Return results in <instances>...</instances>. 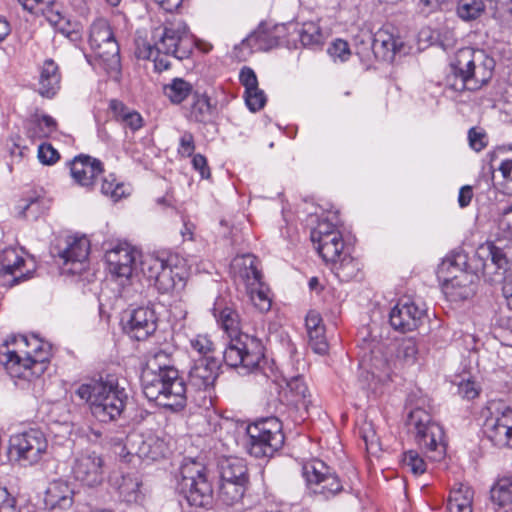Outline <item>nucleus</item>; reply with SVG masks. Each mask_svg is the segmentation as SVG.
<instances>
[{"label": "nucleus", "mask_w": 512, "mask_h": 512, "mask_svg": "<svg viewBox=\"0 0 512 512\" xmlns=\"http://www.w3.org/2000/svg\"><path fill=\"white\" fill-rule=\"evenodd\" d=\"M217 323L228 334L229 342L223 351V360L229 367L238 369L241 374L263 372L266 364L262 341L246 333L239 332L240 318L232 307H224L215 314Z\"/></svg>", "instance_id": "nucleus-2"}, {"label": "nucleus", "mask_w": 512, "mask_h": 512, "mask_svg": "<svg viewBox=\"0 0 512 512\" xmlns=\"http://www.w3.org/2000/svg\"><path fill=\"white\" fill-rule=\"evenodd\" d=\"M103 173L100 160L88 155H78L70 162V174L80 186L90 188L99 175Z\"/></svg>", "instance_id": "nucleus-20"}, {"label": "nucleus", "mask_w": 512, "mask_h": 512, "mask_svg": "<svg viewBox=\"0 0 512 512\" xmlns=\"http://www.w3.org/2000/svg\"><path fill=\"white\" fill-rule=\"evenodd\" d=\"M192 349L203 357L214 351V344L207 335H196L190 340Z\"/></svg>", "instance_id": "nucleus-56"}, {"label": "nucleus", "mask_w": 512, "mask_h": 512, "mask_svg": "<svg viewBox=\"0 0 512 512\" xmlns=\"http://www.w3.org/2000/svg\"><path fill=\"white\" fill-rule=\"evenodd\" d=\"M166 360L168 354L159 351L148 361L141 375V386L149 401L178 412L187 404V385L178 369L167 364Z\"/></svg>", "instance_id": "nucleus-1"}, {"label": "nucleus", "mask_w": 512, "mask_h": 512, "mask_svg": "<svg viewBox=\"0 0 512 512\" xmlns=\"http://www.w3.org/2000/svg\"><path fill=\"white\" fill-rule=\"evenodd\" d=\"M403 41L387 28L379 29L373 36L372 52L374 57L383 61H393L401 51Z\"/></svg>", "instance_id": "nucleus-24"}, {"label": "nucleus", "mask_w": 512, "mask_h": 512, "mask_svg": "<svg viewBox=\"0 0 512 512\" xmlns=\"http://www.w3.org/2000/svg\"><path fill=\"white\" fill-rule=\"evenodd\" d=\"M490 500L494 507L512 505V476L498 478L490 489Z\"/></svg>", "instance_id": "nucleus-34"}, {"label": "nucleus", "mask_w": 512, "mask_h": 512, "mask_svg": "<svg viewBox=\"0 0 512 512\" xmlns=\"http://www.w3.org/2000/svg\"><path fill=\"white\" fill-rule=\"evenodd\" d=\"M468 140L470 147L476 152H480L487 145L486 134L484 132L476 130L475 128H471L469 130Z\"/></svg>", "instance_id": "nucleus-59"}, {"label": "nucleus", "mask_w": 512, "mask_h": 512, "mask_svg": "<svg viewBox=\"0 0 512 512\" xmlns=\"http://www.w3.org/2000/svg\"><path fill=\"white\" fill-rule=\"evenodd\" d=\"M190 116L196 122H206L212 116V106L207 96L198 92L193 94Z\"/></svg>", "instance_id": "nucleus-44"}, {"label": "nucleus", "mask_w": 512, "mask_h": 512, "mask_svg": "<svg viewBox=\"0 0 512 512\" xmlns=\"http://www.w3.org/2000/svg\"><path fill=\"white\" fill-rule=\"evenodd\" d=\"M125 448L128 454L146 462L164 458L168 452L165 439L152 430L133 431L126 437Z\"/></svg>", "instance_id": "nucleus-13"}, {"label": "nucleus", "mask_w": 512, "mask_h": 512, "mask_svg": "<svg viewBox=\"0 0 512 512\" xmlns=\"http://www.w3.org/2000/svg\"><path fill=\"white\" fill-rule=\"evenodd\" d=\"M330 263L332 272L342 282L354 279L360 271L359 262L346 252Z\"/></svg>", "instance_id": "nucleus-36"}, {"label": "nucleus", "mask_w": 512, "mask_h": 512, "mask_svg": "<svg viewBox=\"0 0 512 512\" xmlns=\"http://www.w3.org/2000/svg\"><path fill=\"white\" fill-rule=\"evenodd\" d=\"M313 244L315 245L319 255L327 263L335 261L345 253L344 241L340 232H333Z\"/></svg>", "instance_id": "nucleus-32"}, {"label": "nucleus", "mask_w": 512, "mask_h": 512, "mask_svg": "<svg viewBox=\"0 0 512 512\" xmlns=\"http://www.w3.org/2000/svg\"><path fill=\"white\" fill-rule=\"evenodd\" d=\"M48 441L39 429L14 434L9 439V455L21 466H32L47 453Z\"/></svg>", "instance_id": "nucleus-10"}, {"label": "nucleus", "mask_w": 512, "mask_h": 512, "mask_svg": "<svg viewBox=\"0 0 512 512\" xmlns=\"http://www.w3.org/2000/svg\"><path fill=\"white\" fill-rule=\"evenodd\" d=\"M495 60L485 50L472 47L459 49L450 63L446 86L453 91H476L492 78Z\"/></svg>", "instance_id": "nucleus-3"}, {"label": "nucleus", "mask_w": 512, "mask_h": 512, "mask_svg": "<svg viewBox=\"0 0 512 512\" xmlns=\"http://www.w3.org/2000/svg\"><path fill=\"white\" fill-rule=\"evenodd\" d=\"M304 475L312 492L325 499L337 495L343 489L337 474L321 460L306 464Z\"/></svg>", "instance_id": "nucleus-14"}, {"label": "nucleus", "mask_w": 512, "mask_h": 512, "mask_svg": "<svg viewBox=\"0 0 512 512\" xmlns=\"http://www.w3.org/2000/svg\"><path fill=\"white\" fill-rule=\"evenodd\" d=\"M140 251L126 241L116 243L108 249L105 259L109 272L118 279L127 281L132 277Z\"/></svg>", "instance_id": "nucleus-16"}, {"label": "nucleus", "mask_w": 512, "mask_h": 512, "mask_svg": "<svg viewBox=\"0 0 512 512\" xmlns=\"http://www.w3.org/2000/svg\"><path fill=\"white\" fill-rule=\"evenodd\" d=\"M220 480L249 483L248 468L242 458L228 457L219 463Z\"/></svg>", "instance_id": "nucleus-30"}, {"label": "nucleus", "mask_w": 512, "mask_h": 512, "mask_svg": "<svg viewBox=\"0 0 512 512\" xmlns=\"http://www.w3.org/2000/svg\"><path fill=\"white\" fill-rule=\"evenodd\" d=\"M220 364L214 357H202L198 359L189 372V379L198 389H207L214 385Z\"/></svg>", "instance_id": "nucleus-23"}, {"label": "nucleus", "mask_w": 512, "mask_h": 512, "mask_svg": "<svg viewBox=\"0 0 512 512\" xmlns=\"http://www.w3.org/2000/svg\"><path fill=\"white\" fill-rule=\"evenodd\" d=\"M126 328L136 340H144L157 328L155 311L150 307H139L131 313Z\"/></svg>", "instance_id": "nucleus-22"}, {"label": "nucleus", "mask_w": 512, "mask_h": 512, "mask_svg": "<svg viewBox=\"0 0 512 512\" xmlns=\"http://www.w3.org/2000/svg\"><path fill=\"white\" fill-rule=\"evenodd\" d=\"M177 488L190 506L212 508L214 489L203 463L192 458L184 459L180 466Z\"/></svg>", "instance_id": "nucleus-6"}, {"label": "nucleus", "mask_w": 512, "mask_h": 512, "mask_svg": "<svg viewBox=\"0 0 512 512\" xmlns=\"http://www.w3.org/2000/svg\"><path fill=\"white\" fill-rule=\"evenodd\" d=\"M57 128L56 119L46 114L31 116L25 125L26 135L32 140L49 138L57 131Z\"/></svg>", "instance_id": "nucleus-29"}, {"label": "nucleus", "mask_w": 512, "mask_h": 512, "mask_svg": "<svg viewBox=\"0 0 512 512\" xmlns=\"http://www.w3.org/2000/svg\"><path fill=\"white\" fill-rule=\"evenodd\" d=\"M488 255L487 257L491 260V263L495 265L497 269L506 270L509 265V260L506 252L493 244L487 246Z\"/></svg>", "instance_id": "nucleus-53"}, {"label": "nucleus", "mask_w": 512, "mask_h": 512, "mask_svg": "<svg viewBox=\"0 0 512 512\" xmlns=\"http://www.w3.org/2000/svg\"><path fill=\"white\" fill-rule=\"evenodd\" d=\"M474 491L465 484H458L449 494L447 501L448 512H472Z\"/></svg>", "instance_id": "nucleus-33"}, {"label": "nucleus", "mask_w": 512, "mask_h": 512, "mask_svg": "<svg viewBox=\"0 0 512 512\" xmlns=\"http://www.w3.org/2000/svg\"><path fill=\"white\" fill-rule=\"evenodd\" d=\"M333 232L339 231L332 223L328 221H321L317 227L311 231V241L313 243L320 241V239L332 234Z\"/></svg>", "instance_id": "nucleus-60"}, {"label": "nucleus", "mask_w": 512, "mask_h": 512, "mask_svg": "<svg viewBox=\"0 0 512 512\" xmlns=\"http://www.w3.org/2000/svg\"><path fill=\"white\" fill-rule=\"evenodd\" d=\"M44 502L46 507L50 509H69L74 502V491L68 482L54 480L49 483L46 489Z\"/></svg>", "instance_id": "nucleus-26"}, {"label": "nucleus", "mask_w": 512, "mask_h": 512, "mask_svg": "<svg viewBox=\"0 0 512 512\" xmlns=\"http://www.w3.org/2000/svg\"><path fill=\"white\" fill-rule=\"evenodd\" d=\"M195 150L194 137L190 132H185L180 138L178 152L180 155L189 157Z\"/></svg>", "instance_id": "nucleus-64"}, {"label": "nucleus", "mask_w": 512, "mask_h": 512, "mask_svg": "<svg viewBox=\"0 0 512 512\" xmlns=\"http://www.w3.org/2000/svg\"><path fill=\"white\" fill-rule=\"evenodd\" d=\"M48 208L47 199L39 196L24 200L23 205L18 206L20 216L33 220L37 219Z\"/></svg>", "instance_id": "nucleus-45"}, {"label": "nucleus", "mask_w": 512, "mask_h": 512, "mask_svg": "<svg viewBox=\"0 0 512 512\" xmlns=\"http://www.w3.org/2000/svg\"><path fill=\"white\" fill-rule=\"evenodd\" d=\"M329 55L336 61L345 62L351 54L349 45L342 39L335 40L328 48Z\"/></svg>", "instance_id": "nucleus-54"}, {"label": "nucleus", "mask_w": 512, "mask_h": 512, "mask_svg": "<svg viewBox=\"0 0 512 512\" xmlns=\"http://www.w3.org/2000/svg\"><path fill=\"white\" fill-rule=\"evenodd\" d=\"M141 481L135 474H126L118 483V491L122 499L127 503H138L142 500Z\"/></svg>", "instance_id": "nucleus-37"}, {"label": "nucleus", "mask_w": 512, "mask_h": 512, "mask_svg": "<svg viewBox=\"0 0 512 512\" xmlns=\"http://www.w3.org/2000/svg\"><path fill=\"white\" fill-rule=\"evenodd\" d=\"M135 55L139 59H152L158 52L154 41L149 42L145 38L138 37L135 40Z\"/></svg>", "instance_id": "nucleus-52"}, {"label": "nucleus", "mask_w": 512, "mask_h": 512, "mask_svg": "<svg viewBox=\"0 0 512 512\" xmlns=\"http://www.w3.org/2000/svg\"><path fill=\"white\" fill-rule=\"evenodd\" d=\"M241 84L245 87V91L258 87V80L255 72L249 67H243L239 74Z\"/></svg>", "instance_id": "nucleus-63"}, {"label": "nucleus", "mask_w": 512, "mask_h": 512, "mask_svg": "<svg viewBox=\"0 0 512 512\" xmlns=\"http://www.w3.org/2000/svg\"><path fill=\"white\" fill-rule=\"evenodd\" d=\"M193 85L183 78H173L163 86V94L172 104H181L194 94Z\"/></svg>", "instance_id": "nucleus-35"}, {"label": "nucleus", "mask_w": 512, "mask_h": 512, "mask_svg": "<svg viewBox=\"0 0 512 512\" xmlns=\"http://www.w3.org/2000/svg\"><path fill=\"white\" fill-rule=\"evenodd\" d=\"M14 343L24 356L17 351H7L2 362L12 378H20L30 381L38 377L46 370L49 361L51 347L36 336L28 338L19 335L13 338Z\"/></svg>", "instance_id": "nucleus-5"}, {"label": "nucleus", "mask_w": 512, "mask_h": 512, "mask_svg": "<svg viewBox=\"0 0 512 512\" xmlns=\"http://www.w3.org/2000/svg\"><path fill=\"white\" fill-rule=\"evenodd\" d=\"M299 39L303 46H320L324 42L321 28L315 22H306L298 30Z\"/></svg>", "instance_id": "nucleus-43"}, {"label": "nucleus", "mask_w": 512, "mask_h": 512, "mask_svg": "<svg viewBox=\"0 0 512 512\" xmlns=\"http://www.w3.org/2000/svg\"><path fill=\"white\" fill-rule=\"evenodd\" d=\"M34 273V265L28 266L23 251L16 248H5L0 252V283L14 286L31 279Z\"/></svg>", "instance_id": "nucleus-15"}, {"label": "nucleus", "mask_w": 512, "mask_h": 512, "mask_svg": "<svg viewBox=\"0 0 512 512\" xmlns=\"http://www.w3.org/2000/svg\"><path fill=\"white\" fill-rule=\"evenodd\" d=\"M244 98L247 107L252 112L261 110L266 103V96L263 90L259 87H254L252 90L245 91Z\"/></svg>", "instance_id": "nucleus-50"}, {"label": "nucleus", "mask_w": 512, "mask_h": 512, "mask_svg": "<svg viewBox=\"0 0 512 512\" xmlns=\"http://www.w3.org/2000/svg\"><path fill=\"white\" fill-rule=\"evenodd\" d=\"M426 315L424 308L409 299L400 300L390 311L391 326L398 331H413L421 324Z\"/></svg>", "instance_id": "nucleus-19"}, {"label": "nucleus", "mask_w": 512, "mask_h": 512, "mask_svg": "<svg viewBox=\"0 0 512 512\" xmlns=\"http://www.w3.org/2000/svg\"><path fill=\"white\" fill-rule=\"evenodd\" d=\"M76 394L89 404L91 414L101 423L118 420L128 400L126 389L114 374H106L98 380L81 384Z\"/></svg>", "instance_id": "nucleus-4"}, {"label": "nucleus", "mask_w": 512, "mask_h": 512, "mask_svg": "<svg viewBox=\"0 0 512 512\" xmlns=\"http://www.w3.org/2000/svg\"><path fill=\"white\" fill-rule=\"evenodd\" d=\"M408 425L415 435L418 447L432 461L441 460L446 452L444 432L442 427L432 421L431 416L421 408H415L409 413Z\"/></svg>", "instance_id": "nucleus-7"}, {"label": "nucleus", "mask_w": 512, "mask_h": 512, "mask_svg": "<svg viewBox=\"0 0 512 512\" xmlns=\"http://www.w3.org/2000/svg\"><path fill=\"white\" fill-rule=\"evenodd\" d=\"M95 56L110 70H118L120 66L119 46L116 40H110L100 48H93Z\"/></svg>", "instance_id": "nucleus-40"}, {"label": "nucleus", "mask_w": 512, "mask_h": 512, "mask_svg": "<svg viewBox=\"0 0 512 512\" xmlns=\"http://www.w3.org/2000/svg\"><path fill=\"white\" fill-rule=\"evenodd\" d=\"M356 54L362 60H370L373 55V36L369 33L357 35L354 39Z\"/></svg>", "instance_id": "nucleus-49"}, {"label": "nucleus", "mask_w": 512, "mask_h": 512, "mask_svg": "<svg viewBox=\"0 0 512 512\" xmlns=\"http://www.w3.org/2000/svg\"><path fill=\"white\" fill-rule=\"evenodd\" d=\"M483 431L494 445L512 447V408L500 401L490 402L484 411Z\"/></svg>", "instance_id": "nucleus-11"}, {"label": "nucleus", "mask_w": 512, "mask_h": 512, "mask_svg": "<svg viewBox=\"0 0 512 512\" xmlns=\"http://www.w3.org/2000/svg\"><path fill=\"white\" fill-rule=\"evenodd\" d=\"M471 276L462 270H458V274L451 278H446L443 282V291L445 295L452 301H460L468 299L473 290L470 286Z\"/></svg>", "instance_id": "nucleus-28"}, {"label": "nucleus", "mask_w": 512, "mask_h": 512, "mask_svg": "<svg viewBox=\"0 0 512 512\" xmlns=\"http://www.w3.org/2000/svg\"><path fill=\"white\" fill-rule=\"evenodd\" d=\"M247 485L248 483L220 480L219 500L228 506L239 503L245 494Z\"/></svg>", "instance_id": "nucleus-39"}, {"label": "nucleus", "mask_w": 512, "mask_h": 512, "mask_svg": "<svg viewBox=\"0 0 512 512\" xmlns=\"http://www.w3.org/2000/svg\"><path fill=\"white\" fill-rule=\"evenodd\" d=\"M0 512H19L15 498L2 487H0Z\"/></svg>", "instance_id": "nucleus-61"}, {"label": "nucleus", "mask_w": 512, "mask_h": 512, "mask_svg": "<svg viewBox=\"0 0 512 512\" xmlns=\"http://www.w3.org/2000/svg\"><path fill=\"white\" fill-rule=\"evenodd\" d=\"M247 294L253 305L261 312H267L270 310L272 300L269 296V288L261 280L257 285H252L246 289Z\"/></svg>", "instance_id": "nucleus-42"}, {"label": "nucleus", "mask_w": 512, "mask_h": 512, "mask_svg": "<svg viewBox=\"0 0 512 512\" xmlns=\"http://www.w3.org/2000/svg\"><path fill=\"white\" fill-rule=\"evenodd\" d=\"M103 464L102 457L96 452H81L74 459L72 473L76 480L94 487L103 480Z\"/></svg>", "instance_id": "nucleus-18"}, {"label": "nucleus", "mask_w": 512, "mask_h": 512, "mask_svg": "<svg viewBox=\"0 0 512 512\" xmlns=\"http://www.w3.org/2000/svg\"><path fill=\"white\" fill-rule=\"evenodd\" d=\"M101 193L117 201L125 194V187L122 183L116 181L114 175L109 174L103 178L101 184Z\"/></svg>", "instance_id": "nucleus-48"}, {"label": "nucleus", "mask_w": 512, "mask_h": 512, "mask_svg": "<svg viewBox=\"0 0 512 512\" xmlns=\"http://www.w3.org/2000/svg\"><path fill=\"white\" fill-rule=\"evenodd\" d=\"M90 242L85 236L68 237L66 247L60 251L62 270L67 274H81L88 267Z\"/></svg>", "instance_id": "nucleus-17"}, {"label": "nucleus", "mask_w": 512, "mask_h": 512, "mask_svg": "<svg viewBox=\"0 0 512 512\" xmlns=\"http://www.w3.org/2000/svg\"><path fill=\"white\" fill-rule=\"evenodd\" d=\"M110 40H115V38L108 21L103 18L94 21L89 34L91 48H100V45Z\"/></svg>", "instance_id": "nucleus-41"}, {"label": "nucleus", "mask_w": 512, "mask_h": 512, "mask_svg": "<svg viewBox=\"0 0 512 512\" xmlns=\"http://www.w3.org/2000/svg\"><path fill=\"white\" fill-rule=\"evenodd\" d=\"M248 452L256 458L272 457L284 444L282 423L275 417L261 419L247 428Z\"/></svg>", "instance_id": "nucleus-9"}, {"label": "nucleus", "mask_w": 512, "mask_h": 512, "mask_svg": "<svg viewBox=\"0 0 512 512\" xmlns=\"http://www.w3.org/2000/svg\"><path fill=\"white\" fill-rule=\"evenodd\" d=\"M458 393L467 399H474L479 394V388L475 381H472L470 379L462 380L458 384Z\"/></svg>", "instance_id": "nucleus-62"}, {"label": "nucleus", "mask_w": 512, "mask_h": 512, "mask_svg": "<svg viewBox=\"0 0 512 512\" xmlns=\"http://www.w3.org/2000/svg\"><path fill=\"white\" fill-rule=\"evenodd\" d=\"M286 387L287 394L290 397L288 401L291 404H302L303 406L307 407L308 403L310 402V392L302 376L297 375L287 379Z\"/></svg>", "instance_id": "nucleus-38"}, {"label": "nucleus", "mask_w": 512, "mask_h": 512, "mask_svg": "<svg viewBox=\"0 0 512 512\" xmlns=\"http://www.w3.org/2000/svg\"><path fill=\"white\" fill-rule=\"evenodd\" d=\"M109 110L112 113L113 119L125 130L129 129L134 133L140 130L144 125V120L139 112L129 108L117 99H111L109 101Z\"/></svg>", "instance_id": "nucleus-27"}, {"label": "nucleus", "mask_w": 512, "mask_h": 512, "mask_svg": "<svg viewBox=\"0 0 512 512\" xmlns=\"http://www.w3.org/2000/svg\"><path fill=\"white\" fill-rule=\"evenodd\" d=\"M399 353L406 363L413 364L418 354L416 342L413 339L404 340L400 346Z\"/></svg>", "instance_id": "nucleus-58"}, {"label": "nucleus", "mask_w": 512, "mask_h": 512, "mask_svg": "<svg viewBox=\"0 0 512 512\" xmlns=\"http://www.w3.org/2000/svg\"><path fill=\"white\" fill-rule=\"evenodd\" d=\"M424 6L433 10L435 8L449 9L450 6L457 2V14L465 20L470 21L478 18L485 10L482 0H420Z\"/></svg>", "instance_id": "nucleus-25"}, {"label": "nucleus", "mask_w": 512, "mask_h": 512, "mask_svg": "<svg viewBox=\"0 0 512 512\" xmlns=\"http://www.w3.org/2000/svg\"><path fill=\"white\" fill-rule=\"evenodd\" d=\"M402 466L415 476L422 475L427 470L425 460L415 450H409L403 454Z\"/></svg>", "instance_id": "nucleus-46"}, {"label": "nucleus", "mask_w": 512, "mask_h": 512, "mask_svg": "<svg viewBox=\"0 0 512 512\" xmlns=\"http://www.w3.org/2000/svg\"><path fill=\"white\" fill-rule=\"evenodd\" d=\"M61 76L56 63L48 59L44 62L39 79V93L47 98L53 97L60 88Z\"/></svg>", "instance_id": "nucleus-31"}, {"label": "nucleus", "mask_w": 512, "mask_h": 512, "mask_svg": "<svg viewBox=\"0 0 512 512\" xmlns=\"http://www.w3.org/2000/svg\"><path fill=\"white\" fill-rule=\"evenodd\" d=\"M231 270L235 282L243 284L245 289L257 285L262 280L258 260L251 254L235 257L231 263Z\"/></svg>", "instance_id": "nucleus-21"}, {"label": "nucleus", "mask_w": 512, "mask_h": 512, "mask_svg": "<svg viewBox=\"0 0 512 512\" xmlns=\"http://www.w3.org/2000/svg\"><path fill=\"white\" fill-rule=\"evenodd\" d=\"M24 10L31 14L44 13L49 8L54 0H17Z\"/></svg>", "instance_id": "nucleus-57"}, {"label": "nucleus", "mask_w": 512, "mask_h": 512, "mask_svg": "<svg viewBox=\"0 0 512 512\" xmlns=\"http://www.w3.org/2000/svg\"><path fill=\"white\" fill-rule=\"evenodd\" d=\"M243 43L254 50H268L276 45V40L269 37L267 33L259 28L257 31L251 33Z\"/></svg>", "instance_id": "nucleus-47"}, {"label": "nucleus", "mask_w": 512, "mask_h": 512, "mask_svg": "<svg viewBox=\"0 0 512 512\" xmlns=\"http://www.w3.org/2000/svg\"><path fill=\"white\" fill-rule=\"evenodd\" d=\"M151 41L155 42L158 52L176 59H185L190 54L189 28L180 18H166L152 30Z\"/></svg>", "instance_id": "nucleus-8"}, {"label": "nucleus", "mask_w": 512, "mask_h": 512, "mask_svg": "<svg viewBox=\"0 0 512 512\" xmlns=\"http://www.w3.org/2000/svg\"><path fill=\"white\" fill-rule=\"evenodd\" d=\"M37 157L42 164L53 165L59 160L60 155L50 143H42L38 147Z\"/></svg>", "instance_id": "nucleus-55"}, {"label": "nucleus", "mask_w": 512, "mask_h": 512, "mask_svg": "<svg viewBox=\"0 0 512 512\" xmlns=\"http://www.w3.org/2000/svg\"><path fill=\"white\" fill-rule=\"evenodd\" d=\"M308 338L309 346L315 353L324 355L328 352L329 345L325 337V329L310 332Z\"/></svg>", "instance_id": "nucleus-51"}, {"label": "nucleus", "mask_w": 512, "mask_h": 512, "mask_svg": "<svg viewBox=\"0 0 512 512\" xmlns=\"http://www.w3.org/2000/svg\"><path fill=\"white\" fill-rule=\"evenodd\" d=\"M173 258H160L147 255L141 261V271L150 280L154 281L155 288L162 294L184 287V279L179 269L173 265Z\"/></svg>", "instance_id": "nucleus-12"}]
</instances>
